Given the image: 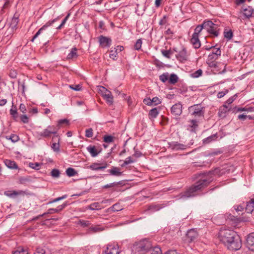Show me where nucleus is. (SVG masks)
<instances>
[{
	"label": "nucleus",
	"instance_id": "obj_16",
	"mask_svg": "<svg viewBox=\"0 0 254 254\" xmlns=\"http://www.w3.org/2000/svg\"><path fill=\"white\" fill-rule=\"evenodd\" d=\"M23 193V191L21 190L15 191V190H7L4 192V195L10 198H14L18 195H20Z\"/></svg>",
	"mask_w": 254,
	"mask_h": 254
},
{
	"label": "nucleus",
	"instance_id": "obj_10",
	"mask_svg": "<svg viewBox=\"0 0 254 254\" xmlns=\"http://www.w3.org/2000/svg\"><path fill=\"white\" fill-rule=\"evenodd\" d=\"M124 49V47L122 46H118L110 51L109 57L111 59L115 60L117 59V55L122 52Z\"/></svg>",
	"mask_w": 254,
	"mask_h": 254
},
{
	"label": "nucleus",
	"instance_id": "obj_17",
	"mask_svg": "<svg viewBox=\"0 0 254 254\" xmlns=\"http://www.w3.org/2000/svg\"><path fill=\"white\" fill-rule=\"evenodd\" d=\"M177 58L181 61H186L188 58V55L187 51L185 49H183L181 51L179 52Z\"/></svg>",
	"mask_w": 254,
	"mask_h": 254
},
{
	"label": "nucleus",
	"instance_id": "obj_25",
	"mask_svg": "<svg viewBox=\"0 0 254 254\" xmlns=\"http://www.w3.org/2000/svg\"><path fill=\"white\" fill-rule=\"evenodd\" d=\"M77 49L76 48H72L70 53L67 56V59H72L77 57Z\"/></svg>",
	"mask_w": 254,
	"mask_h": 254
},
{
	"label": "nucleus",
	"instance_id": "obj_54",
	"mask_svg": "<svg viewBox=\"0 0 254 254\" xmlns=\"http://www.w3.org/2000/svg\"><path fill=\"white\" fill-rule=\"evenodd\" d=\"M51 175L55 178H57L60 175V172L57 169H53L51 172Z\"/></svg>",
	"mask_w": 254,
	"mask_h": 254
},
{
	"label": "nucleus",
	"instance_id": "obj_55",
	"mask_svg": "<svg viewBox=\"0 0 254 254\" xmlns=\"http://www.w3.org/2000/svg\"><path fill=\"white\" fill-rule=\"evenodd\" d=\"M228 92V90L227 89L223 91L219 92L217 94V97L218 98H221L224 97L227 93Z\"/></svg>",
	"mask_w": 254,
	"mask_h": 254
},
{
	"label": "nucleus",
	"instance_id": "obj_47",
	"mask_svg": "<svg viewBox=\"0 0 254 254\" xmlns=\"http://www.w3.org/2000/svg\"><path fill=\"white\" fill-rule=\"evenodd\" d=\"M141 45L142 41L140 39H138L134 45V49L137 50H139L141 47Z\"/></svg>",
	"mask_w": 254,
	"mask_h": 254
},
{
	"label": "nucleus",
	"instance_id": "obj_61",
	"mask_svg": "<svg viewBox=\"0 0 254 254\" xmlns=\"http://www.w3.org/2000/svg\"><path fill=\"white\" fill-rule=\"evenodd\" d=\"M69 16V14H68L63 20L62 23L57 28L58 29H61L65 23L66 21H67L68 17Z\"/></svg>",
	"mask_w": 254,
	"mask_h": 254
},
{
	"label": "nucleus",
	"instance_id": "obj_23",
	"mask_svg": "<svg viewBox=\"0 0 254 254\" xmlns=\"http://www.w3.org/2000/svg\"><path fill=\"white\" fill-rule=\"evenodd\" d=\"M106 168L107 164H105L104 165L101 166L100 164L98 163H93L89 167V168L92 170H103Z\"/></svg>",
	"mask_w": 254,
	"mask_h": 254
},
{
	"label": "nucleus",
	"instance_id": "obj_24",
	"mask_svg": "<svg viewBox=\"0 0 254 254\" xmlns=\"http://www.w3.org/2000/svg\"><path fill=\"white\" fill-rule=\"evenodd\" d=\"M111 175L116 176H120L122 175V172L120 171L119 168L114 167L112 169L109 170Z\"/></svg>",
	"mask_w": 254,
	"mask_h": 254
},
{
	"label": "nucleus",
	"instance_id": "obj_11",
	"mask_svg": "<svg viewBox=\"0 0 254 254\" xmlns=\"http://www.w3.org/2000/svg\"><path fill=\"white\" fill-rule=\"evenodd\" d=\"M168 144L169 147L174 150H184L186 148V145L178 142H169Z\"/></svg>",
	"mask_w": 254,
	"mask_h": 254
},
{
	"label": "nucleus",
	"instance_id": "obj_18",
	"mask_svg": "<svg viewBox=\"0 0 254 254\" xmlns=\"http://www.w3.org/2000/svg\"><path fill=\"white\" fill-rule=\"evenodd\" d=\"M67 205V203L66 202L63 203V204L59 205L56 208H50L48 210V213L49 214H53L55 213H58L62 210H63L66 206Z\"/></svg>",
	"mask_w": 254,
	"mask_h": 254
},
{
	"label": "nucleus",
	"instance_id": "obj_62",
	"mask_svg": "<svg viewBox=\"0 0 254 254\" xmlns=\"http://www.w3.org/2000/svg\"><path fill=\"white\" fill-rule=\"evenodd\" d=\"M19 109L23 113H25L26 111V107L24 104H20Z\"/></svg>",
	"mask_w": 254,
	"mask_h": 254
},
{
	"label": "nucleus",
	"instance_id": "obj_1",
	"mask_svg": "<svg viewBox=\"0 0 254 254\" xmlns=\"http://www.w3.org/2000/svg\"><path fill=\"white\" fill-rule=\"evenodd\" d=\"M218 237L219 240L230 250H238L242 246L239 236L233 230L222 229L219 231Z\"/></svg>",
	"mask_w": 254,
	"mask_h": 254
},
{
	"label": "nucleus",
	"instance_id": "obj_56",
	"mask_svg": "<svg viewBox=\"0 0 254 254\" xmlns=\"http://www.w3.org/2000/svg\"><path fill=\"white\" fill-rule=\"evenodd\" d=\"M102 230V229L98 226L91 227L89 228V231L93 232H99Z\"/></svg>",
	"mask_w": 254,
	"mask_h": 254
},
{
	"label": "nucleus",
	"instance_id": "obj_52",
	"mask_svg": "<svg viewBox=\"0 0 254 254\" xmlns=\"http://www.w3.org/2000/svg\"><path fill=\"white\" fill-rule=\"evenodd\" d=\"M34 254H50L49 253L46 252L44 249L41 248H37L36 252Z\"/></svg>",
	"mask_w": 254,
	"mask_h": 254
},
{
	"label": "nucleus",
	"instance_id": "obj_28",
	"mask_svg": "<svg viewBox=\"0 0 254 254\" xmlns=\"http://www.w3.org/2000/svg\"><path fill=\"white\" fill-rule=\"evenodd\" d=\"M178 80V77L177 75L175 74H171L169 78V82L170 84H175Z\"/></svg>",
	"mask_w": 254,
	"mask_h": 254
},
{
	"label": "nucleus",
	"instance_id": "obj_19",
	"mask_svg": "<svg viewBox=\"0 0 254 254\" xmlns=\"http://www.w3.org/2000/svg\"><path fill=\"white\" fill-rule=\"evenodd\" d=\"M229 111L228 107L224 105L219 108L218 115L219 116L222 118H225L226 116L227 113Z\"/></svg>",
	"mask_w": 254,
	"mask_h": 254
},
{
	"label": "nucleus",
	"instance_id": "obj_64",
	"mask_svg": "<svg viewBox=\"0 0 254 254\" xmlns=\"http://www.w3.org/2000/svg\"><path fill=\"white\" fill-rule=\"evenodd\" d=\"M143 103L148 106L152 105L151 99L150 98H145L143 100Z\"/></svg>",
	"mask_w": 254,
	"mask_h": 254
},
{
	"label": "nucleus",
	"instance_id": "obj_21",
	"mask_svg": "<svg viewBox=\"0 0 254 254\" xmlns=\"http://www.w3.org/2000/svg\"><path fill=\"white\" fill-rule=\"evenodd\" d=\"M254 210V198H252L251 200L247 202L246 210L248 213H252Z\"/></svg>",
	"mask_w": 254,
	"mask_h": 254
},
{
	"label": "nucleus",
	"instance_id": "obj_41",
	"mask_svg": "<svg viewBox=\"0 0 254 254\" xmlns=\"http://www.w3.org/2000/svg\"><path fill=\"white\" fill-rule=\"evenodd\" d=\"M225 38L228 39V40H230L233 37V32L231 30H229L228 31H225L224 33Z\"/></svg>",
	"mask_w": 254,
	"mask_h": 254
},
{
	"label": "nucleus",
	"instance_id": "obj_27",
	"mask_svg": "<svg viewBox=\"0 0 254 254\" xmlns=\"http://www.w3.org/2000/svg\"><path fill=\"white\" fill-rule=\"evenodd\" d=\"M4 163L7 167L10 169H16L17 168L15 163L13 161L5 160L4 161Z\"/></svg>",
	"mask_w": 254,
	"mask_h": 254
},
{
	"label": "nucleus",
	"instance_id": "obj_5",
	"mask_svg": "<svg viewBox=\"0 0 254 254\" xmlns=\"http://www.w3.org/2000/svg\"><path fill=\"white\" fill-rule=\"evenodd\" d=\"M57 130L55 129L54 126H48L46 129H44L43 131L37 132L38 134L41 137H48L50 136L51 134H54L55 136L53 137L54 140L56 137H58Z\"/></svg>",
	"mask_w": 254,
	"mask_h": 254
},
{
	"label": "nucleus",
	"instance_id": "obj_51",
	"mask_svg": "<svg viewBox=\"0 0 254 254\" xmlns=\"http://www.w3.org/2000/svg\"><path fill=\"white\" fill-rule=\"evenodd\" d=\"M51 147L54 151L58 152L59 151L60 145H59V143H57L56 142L53 143L52 144Z\"/></svg>",
	"mask_w": 254,
	"mask_h": 254
},
{
	"label": "nucleus",
	"instance_id": "obj_26",
	"mask_svg": "<svg viewBox=\"0 0 254 254\" xmlns=\"http://www.w3.org/2000/svg\"><path fill=\"white\" fill-rule=\"evenodd\" d=\"M253 14V9L251 7H248L243 9V14L247 18H250Z\"/></svg>",
	"mask_w": 254,
	"mask_h": 254
},
{
	"label": "nucleus",
	"instance_id": "obj_57",
	"mask_svg": "<svg viewBox=\"0 0 254 254\" xmlns=\"http://www.w3.org/2000/svg\"><path fill=\"white\" fill-rule=\"evenodd\" d=\"M189 126L192 128V129L191 130V131H192L197 127L196 121L193 120H191L190 121V124L189 125Z\"/></svg>",
	"mask_w": 254,
	"mask_h": 254
},
{
	"label": "nucleus",
	"instance_id": "obj_43",
	"mask_svg": "<svg viewBox=\"0 0 254 254\" xmlns=\"http://www.w3.org/2000/svg\"><path fill=\"white\" fill-rule=\"evenodd\" d=\"M161 103V100L157 97H155L151 99L152 105H157Z\"/></svg>",
	"mask_w": 254,
	"mask_h": 254
},
{
	"label": "nucleus",
	"instance_id": "obj_29",
	"mask_svg": "<svg viewBox=\"0 0 254 254\" xmlns=\"http://www.w3.org/2000/svg\"><path fill=\"white\" fill-rule=\"evenodd\" d=\"M149 252L150 253L149 254H162L160 248L158 247H151Z\"/></svg>",
	"mask_w": 254,
	"mask_h": 254
},
{
	"label": "nucleus",
	"instance_id": "obj_38",
	"mask_svg": "<svg viewBox=\"0 0 254 254\" xmlns=\"http://www.w3.org/2000/svg\"><path fill=\"white\" fill-rule=\"evenodd\" d=\"M158 114V112L156 108H154L151 110L149 112V115L151 118H156Z\"/></svg>",
	"mask_w": 254,
	"mask_h": 254
},
{
	"label": "nucleus",
	"instance_id": "obj_37",
	"mask_svg": "<svg viewBox=\"0 0 254 254\" xmlns=\"http://www.w3.org/2000/svg\"><path fill=\"white\" fill-rule=\"evenodd\" d=\"M202 73V71L201 69H199L195 72H193L191 74V76L193 78H197L201 76Z\"/></svg>",
	"mask_w": 254,
	"mask_h": 254
},
{
	"label": "nucleus",
	"instance_id": "obj_3",
	"mask_svg": "<svg viewBox=\"0 0 254 254\" xmlns=\"http://www.w3.org/2000/svg\"><path fill=\"white\" fill-rule=\"evenodd\" d=\"M151 248V244L147 240H143L136 242L133 246L132 251L138 254H144L149 252Z\"/></svg>",
	"mask_w": 254,
	"mask_h": 254
},
{
	"label": "nucleus",
	"instance_id": "obj_31",
	"mask_svg": "<svg viewBox=\"0 0 254 254\" xmlns=\"http://www.w3.org/2000/svg\"><path fill=\"white\" fill-rule=\"evenodd\" d=\"M5 138L7 140H10L12 142H16L19 139L18 136L13 134L9 136H6Z\"/></svg>",
	"mask_w": 254,
	"mask_h": 254
},
{
	"label": "nucleus",
	"instance_id": "obj_44",
	"mask_svg": "<svg viewBox=\"0 0 254 254\" xmlns=\"http://www.w3.org/2000/svg\"><path fill=\"white\" fill-rule=\"evenodd\" d=\"M160 80L163 82H166L168 79V73H163L159 77Z\"/></svg>",
	"mask_w": 254,
	"mask_h": 254
},
{
	"label": "nucleus",
	"instance_id": "obj_6",
	"mask_svg": "<svg viewBox=\"0 0 254 254\" xmlns=\"http://www.w3.org/2000/svg\"><path fill=\"white\" fill-rule=\"evenodd\" d=\"M203 108L200 105H194L189 108V113L195 117L203 116Z\"/></svg>",
	"mask_w": 254,
	"mask_h": 254
},
{
	"label": "nucleus",
	"instance_id": "obj_35",
	"mask_svg": "<svg viewBox=\"0 0 254 254\" xmlns=\"http://www.w3.org/2000/svg\"><path fill=\"white\" fill-rule=\"evenodd\" d=\"M203 28V23L201 25H198L194 29V32L193 34V35L198 36L199 33L202 31V29Z\"/></svg>",
	"mask_w": 254,
	"mask_h": 254
},
{
	"label": "nucleus",
	"instance_id": "obj_14",
	"mask_svg": "<svg viewBox=\"0 0 254 254\" xmlns=\"http://www.w3.org/2000/svg\"><path fill=\"white\" fill-rule=\"evenodd\" d=\"M247 246L249 249L254 251V233L248 235L247 239Z\"/></svg>",
	"mask_w": 254,
	"mask_h": 254
},
{
	"label": "nucleus",
	"instance_id": "obj_20",
	"mask_svg": "<svg viewBox=\"0 0 254 254\" xmlns=\"http://www.w3.org/2000/svg\"><path fill=\"white\" fill-rule=\"evenodd\" d=\"M191 43L195 49L199 48L200 46V42L198 39V36L192 35V38L191 39Z\"/></svg>",
	"mask_w": 254,
	"mask_h": 254
},
{
	"label": "nucleus",
	"instance_id": "obj_48",
	"mask_svg": "<svg viewBox=\"0 0 254 254\" xmlns=\"http://www.w3.org/2000/svg\"><path fill=\"white\" fill-rule=\"evenodd\" d=\"M104 141L107 143H111L113 141V137L111 135L105 136Z\"/></svg>",
	"mask_w": 254,
	"mask_h": 254
},
{
	"label": "nucleus",
	"instance_id": "obj_46",
	"mask_svg": "<svg viewBox=\"0 0 254 254\" xmlns=\"http://www.w3.org/2000/svg\"><path fill=\"white\" fill-rule=\"evenodd\" d=\"M215 138V135L210 136L203 140L204 143L206 144L210 142L212 140H214Z\"/></svg>",
	"mask_w": 254,
	"mask_h": 254
},
{
	"label": "nucleus",
	"instance_id": "obj_12",
	"mask_svg": "<svg viewBox=\"0 0 254 254\" xmlns=\"http://www.w3.org/2000/svg\"><path fill=\"white\" fill-rule=\"evenodd\" d=\"M171 112L175 116H180L182 113V105L180 103L174 105L171 108Z\"/></svg>",
	"mask_w": 254,
	"mask_h": 254
},
{
	"label": "nucleus",
	"instance_id": "obj_32",
	"mask_svg": "<svg viewBox=\"0 0 254 254\" xmlns=\"http://www.w3.org/2000/svg\"><path fill=\"white\" fill-rule=\"evenodd\" d=\"M97 89L99 93H100L102 96H104L105 94L107 93V92L110 91L107 89L106 88L102 86H97Z\"/></svg>",
	"mask_w": 254,
	"mask_h": 254
},
{
	"label": "nucleus",
	"instance_id": "obj_8",
	"mask_svg": "<svg viewBox=\"0 0 254 254\" xmlns=\"http://www.w3.org/2000/svg\"><path fill=\"white\" fill-rule=\"evenodd\" d=\"M119 248L116 245H108L102 254H119Z\"/></svg>",
	"mask_w": 254,
	"mask_h": 254
},
{
	"label": "nucleus",
	"instance_id": "obj_2",
	"mask_svg": "<svg viewBox=\"0 0 254 254\" xmlns=\"http://www.w3.org/2000/svg\"><path fill=\"white\" fill-rule=\"evenodd\" d=\"M212 181V179L209 175L203 176L201 179L190 188L186 191L180 193L177 197L179 199H186L190 197L195 196L196 194L197 191L207 186Z\"/></svg>",
	"mask_w": 254,
	"mask_h": 254
},
{
	"label": "nucleus",
	"instance_id": "obj_13",
	"mask_svg": "<svg viewBox=\"0 0 254 254\" xmlns=\"http://www.w3.org/2000/svg\"><path fill=\"white\" fill-rule=\"evenodd\" d=\"M87 150L90 154L92 157H95L100 153L101 149L97 148L95 146L89 145L87 147Z\"/></svg>",
	"mask_w": 254,
	"mask_h": 254
},
{
	"label": "nucleus",
	"instance_id": "obj_34",
	"mask_svg": "<svg viewBox=\"0 0 254 254\" xmlns=\"http://www.w3.org/2000/svg\"><path fill=\"white\" fill-rule=\"evenodd\" d=\"M66 173L68 176L72 177L74 176L77 174V172L74 169L68 168L66 170Z\"/></svg>",
	"mask_w": 254,
	"mask_h": 254
},
{
	"label": "nucleus",
	"instance_id": "obj_7",
	"mask_svg": "<svg viewBox=\"0 0 254 254\" xmlns=\"http://www.w3.org/2000/svg\"><path fill=\"white\" fill-rule=\"evenodd\" d=\"M198 233L194 229H192L189 230L186 234L187 240L189 242L194 241L198 238Z\"/></svg>",
	"mask_w": 254,
	"mask_h": 254
},
{
	"label": "nucleus",
	"instance_id": "obj_42",
	"mask_svg": "<svg viewBox=\"0 0 254 254\" xmlns=\"http://www.w3.org/2000/svg\"><path fill=\"white\" fill-rule=\"evenodd\" d=\"M40 164L39 163H30L29 166L35 170H39L40 169Z\"/></svg>",
	"mask_w": 254,
	"mask_h": 254
},
{
	"label": "nucleus",
	"instance_id": "obj_40",
	"mask_svg": "<svg viewBox=\"0 0 254 254\" xmlns=\"http://www.w3.org/2000/svg\"><path fill=\"white\" fill-rule=\"evenodd\" d=\"M112 210L114 211H118L123 209V207L119 203L115 204L112 206Z\"/></svg>",
	"mask_w": 254,
	"mask_h": 254
},
{
	"label": "nucleus",
	"instance_id": "obj_36",
	"mask_svg": "<svg viewBox=\"0 0 254 254\" xmlns=\"http://www.w3.org/2000/svg\"><path fill=\"white\" fill-rule=\"evenodd\" d=\"M89 208L91 210H99L101 209L100 205L98 202H94L92 203Z\"/></svg>",
	"mask_w": 254,
	"mask_h": 254
},
{
	"label": "nucleus",
	"instance_id": "obj_45",
	"mask_svg": "<svg viewBox=\"0 0 254 254\" xmlns=\"http://www.w3.org/2000/svg\"><path fill=\"white\" fill-rule=\"evenodd\" d=\"M161 53L164 57L168 59L170 58V55H172V52L170 50H162Z\"/></svg>",
	"mask_w": 254,
	"mask_h": 254
},
{
	"label": "nucleus",
	"instance_id": "obj_53",
	"mask_svg": "<svg viewBox=\"0 0 254 254\" xmlns=\"http://www.w3.org/2000/svg\"><path fill=\"white\" fill-rule=\"evenodd\" d=\"M62 124L68 125V121L66 119H62L59 120L58 121V127L59 128L60 127V126L62 125Z\"/></svg>",
	"mask_w": 254,
	"mask_h": 254
},
{
	"label": "nucleus",
	"instance_id": "obj_30",
	"mask_svg": "<svg viewBox=\"0 0 254 254\" xmlns=\"http://www.w3.org/2000/svg\"><path fill=\"white\" fill-rule=\"evenodd\" d=\"M18 22V19L17 17H13L10 23V26L12 29H14L16 28Z\"/></svg>",
	"mask_w": 254,
	"mask_h": 254
},
{
	"label": "nucleus",
	"instance_id": "obj_59",
	"mask_svg": "<svg viewBox=\"0 0 254 254\" xmlns=\"http://www.w3.org/2000/svg\"><path fill=\"white\" fill-rule=\"evenodd\" d=\"M215 55H216L217 57H219L221 55V50L220 48H215L213 49V51L212 52Z\"/></svg>",
	"mask_w": 254,
	"mask_h": 254
},
{
	"label": "nucleus",
	"instance_id": "obj_50",
	"mask_svg": "<svg viewBox=\"0 0 254 254\" xmlns=\"http://www.w3.org/2000/svg\"><path fill=\"white\" fill-rule=\"evenodd\" d=\"M13 254H28L26 250L21 249L14 252Z\"/></svg>",
	"mask_w": 254,
	"mask_h": 254
},
{
	"label": "nucleus",
	"instance_id": "obj_4",
	"mask_svg": "<svg viewBox=\"0 0 254 254\" xmlns=\"http://www.w3.org/2000/svg\"><path fill=\"white\" fill-rule=\"evenodd\" d=\"M204 29L210 34L215 37L219 35V28L218 25L214 24L211 20H205L203 22Z\"/></svg>",
	"mask_w": 254,
	"mask_h": 254
},
{
	"label": "nucleus",
	"instance_id": "obj_39",
	"mask_svg": "<svg viewBox=\"0 0 254 254\" xmlns=\"http://www.w3.org/2000/svg\"><path fill=\"white\" fill-rule=\"evenodd\" d=\"M134 160H132L131 157H128L124 161V163L122 164V167H124L125 166L128 165L129 164L133 163Z\"/></svg>",
	"mask_w": 254,
	"mask_h": 254
},
{
	"label": "nucleus",
	"instance_id": "obj_9",
	"mask_svg": "<svg viewBox=\"0 0 254 254\" xmlns=\"http://www.w3.org/2000/svg\"><path fill=\"white\" fill-rule=\"evenodd\" d=\"M57 19L58 18H55L51 21H49L47 23H46L44 25H43L33 36L32 39L31 40V41L33 42L34 39H35L42 33V32L43 30H45L49 26H51Z\"/></svg>",
	"mask_w": 254,
	"mask_h": 254
},
{
	"label": "nucleus",
	"instance_id": "obj_15",
	"mask_svg": "<svg viewBox=\"0 0 254 254\" xmlns=\"http://www.w3.org/2000/svg\"><path fill=\"white\" fill-rule=\"evenodd\" d=\"M99 43L102 47H109L111 44V40L106 37L101 36L99 37Z\"/></svg>",
	"mask_w": 254,
	"mask_h": 254
},
{
	"label": "nucleus",
	"instance_id": "obj_49",
	"mask_svg": "<svg viewBox=\"0 0 254 254\" xmlns=\"http://www.w3.org/2000/svg\"><path fill=\"white\" fill-rule=\"evenodd\" d=\"M85 136L87 137H91L93 136V129L91 128H88L85 131Z\"/></svg>",
	"mask_w": 254,
	"mask_h": 254
},
{
	"label": "nucleus",
	"instance_id": "obj_58",
	"mask_svg": "<svg viewBox=\"0 0 254 254\" xmlns=\"http://www.w3.org/2000/svg\"><path fill=\"white\" fill-rule=\"evenodd\" d=\"M21 121L24 124L28 123L29 119L28 117L26 115H23L20 116Z\"/></svg>",
	"mask_w": 254,
	"mask_h": 254
},
{
	"label": "nucleus",
	"instance_id": "obj_33",
	"mask_svg": "<svg viewBox=\"0 0 254 254\" xmlns=\"http://www.w3.org/2000/svg\"><path fill=\"white\" fill-rule=\"evenodd\" d=\"M10 114L12 116L13 118L16 120L18 118V113L17 112V110L15 108L13 109V106H12L11 109L10 110Z\"/></svg>",
	"mask_w": 254,
	"mask_h": 254
},
{
	"label": "nucleus",
	"instance_id": "obj_63",
	"mask_svg": "<svg viewBox=\"0 0 254 254\" xmlns=\"http://www.w3.org/2000/svg\"><path fill=\"white\" fill-rule=\"evenodd\" d=\"M237 97V95H235L234 96L231 97L229 98L226 101V103L228 104H230L236 99Z\"/></svg>",
	"mask_w": 254,
	"mask_h": 254
},
{
	"label": "nucleus",
	"instance_id": "obj_60",
	"mask_svg": "<svg viewBox=\"0 0 254 254\" xmlns=\"http://www.w3.org/2000/svg\"><path fill=\"white\" fill-rule=\"evenodd\" d=\"M218 57H217L216 55H215L212 52L211 54H209L208 57V61H213L217 59Z\"/></svg>",
	"mask_w": 254,
	"mask_h": 254
},
{
	"label": "nucleus",
	"instance_id": "obj_22",
	"mask_svg": "<svg viewBox=\"0 0 254 254\" xmlns=\"http://www.w3.org/2000/svg\"><path fill=\"white\" fill-rule=\"evenodd\" d=\"M105 100H106L107 103L111 105L113 103V96L112 94L111 91L107 92V93L105 94L104 96H103Z\"/></svg>",
	"mask_w": 254,
	"mask_h": 254
}]
</instances>
